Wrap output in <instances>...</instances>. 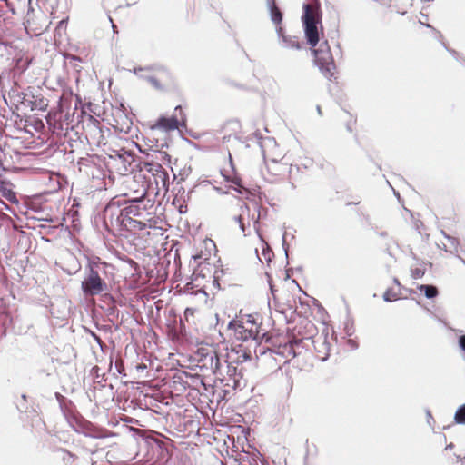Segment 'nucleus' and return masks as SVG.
<instances>
[{"label": "nucleus", "mask_w": 465, "mask_h": 465, "mask_svg": "<svg viewBox=\"0 0 465 465\" xmlns=\"http://www.w3.org/2000/svg\"><path fill=\"white\" fill-rule=\"evenodd\" d=\"M232 183H234L235 185L239 186V187H242V186L241 185V178H239V177H236V176H235V177H233V178L232 179Z\"/></svg>", "instance_id": "33"}, {"label": "nucleus", "mask_w": 465, "mask_h": 465, "mask_svg": "<svg viewBox=\"0 0 465 465\" xmlns=\"http://www.w3.org/2000/svg\"><path fill=\"white\" fill-rule=\"evenodd\" d=\"M149 81L154 87L162 89L167 85L173 84L174 78L169 71L161 69L155 75L151 76Z\"/></svg>", "instance_id": "15"}, {"label": "nucleus", "mask_w": 465, "mask_h": 465, "mask_svg": "<svg viewBox=\"0 0 465 465\" xmlns=\"http://www.w3.org/2000/svg\"><path fill=\"white\" fill-rule=\"evenodd\" d=\"M251 211L246 203L239 206L238 213L233 215V222L239 225L240 230L245 233L251 227L253 218H251Z\"/></svg>", "instance_id": "13"}, {"label": "nucleus", "mask_w": 465, "mask_h": 465, "mask_svg": "<svg viewBox=\"0 0 465 465\" xmlns=\"http://www.w3.org/2000/svg\"><path fill=\"white\" fill-rule=\"evenodd\" d=\"M227 374L233 380L234 386L239 383V378L242 377L240 373H237V367L232 365H227Z\"/></svg>", "instance_id": "23"}, {"label": "nucleus", "mask_w": 465, "mask_h": 465, "mask_svg": "<svg viewBox=\"0 0 465 465\" xmlns=\"http://www.w3.org/2000/svg\"><path fill=\"white\" fill-rule=\"evenodd\" d=\"M179 212H180L181 213H185L186 211H185V210H183V205H181V206H180V208H179Z\"/></svg>", "instance_id": "35"}, {"label": "nucleus", "mask_w": 465, "mask_h": 465, "mask_svg": "<svg viewBox=\"0 0 465 465\" xmlns=\"http://www.w3.org/2000/svg\"><path fill=\"white\" fill-rule=\"evenodd\" d=\"M214 282L217 283L220 289H224L226 286L238 285V274L234 269L228 265H221L214 271L213 274Z\"/></svg>", "instance_id": "10"}, {"label": "nucleus", "mask_w": 465, "mask_h": 465, "mask_svg": "<svg viewBox=\"0 0 465 465\" xmlns=\"http://www.w3.org/2000/svg\"><path fill=\"white\" fill-rule=\"evenodd\" d=\"M216 252V245L215 242L209 238H205L203 240L198 247L197 252L193 255L194 260L203 259L209 260L213 253Z\"/></svg>", "instance_id": "14"}, {"label": "nucleus", "mask_w": 465, "mask_h": 465, "mask_svg": "<svg viewBox=\"0 0 465 465\" xmlns=\"http://www.w3.org/2000/svg\"><path fill=\"white\" fill-rule=\"evenodd\" d=\"M13 187L14 186L12 183L5 179L3 175L0 173V193L5 199H7L10 202L14 201L16 197L13 190Z\"/></svg>", "instance_id": "17"}, {"label": "nucleus", "mask_w": 465, "mask_h": 465, "mask_svg": "<svg viewBox=\"0 0 465 465\" xmlns=\"http://www.w3.org/2000/svg\"><path fill=\"white\" fill-rule=\"evenodd\" d=\"M419 290L424 292L427 298H434L438 295V289L433 285H420Z\"/></svg>", "instance_id": "22"}, {"label": "nucleus", "mask_w": 465, "mask_h": 465, "mask_svg": "<svg viewBox=\"0 0 465 465\" xmlns=\"http://www.w3.org/2000/svg\"><path fill=\"white\" fill-rule=\"evenodd\" d=\"M308 324H310L311 327H313V323H312L311 322H309Z\"/></svg>", "instance_id": "37"}, {"label": "nucleus", "mask_w": 465, "mask_h": 465, "mask_svg": "<svg viewBox=\"0 0 465 465\" xmlns=\"http://www.w3.org/2000/svg\"><path fill=\"white\" fill-rule=\"evenodd\" d=\"M286 171V163L272 159L265 161V169L262 173L267 181L275 183L284 175Z\"/></svg>", "instance_id": "12"}, {"label": "nucleus", "mask_w": 465, "mask_h": 465, "mask_svg": "<svg viewBox=\"0 0 465 465\" xmlns=\"http://www.w3.org/2000/svg\"><path fill=\"white\" fill-rule=\"evenodd\" d=\"M186 115L181 105L174 109V114L170 117L161 116L151 126L153 130H160L163 132H172L179 128V126H185Z\"/></svg>", "instance_id": "6"}, {"label": "nucleus", "mask_w": 465, "mask_h": 465, "mask_svg": "<svg viewBox=\"0 0 465 465\" xmlns=\"http://www.w3.org/2000/svg\"><path fill=\"white\" fill-rule=\"evenodd\" d=\"M146 194L147 185L142 183L134 192L133 203L127 206L120 208L115 203H109L103 213L105 227L112 231L124 230L138 234L145 213V207L141 206V202Z\"/></svg>", "instance_id": "1"}, {"label": "nucleus", "mask_w": 465, "mask_h": 465, "mask_svg": "<svg viewBox=\"0 0 465 465\" xmlns=\"http://www.w3.org/2000/svg\"><path fill=\"white\" fill-rule=\"evenodd\" d=\"M283 41L287 44L289 47L300 49L301 44L296 38L282 36Z\"/></svg>", "instance_id": "27"}, {"label": "nucleus", "mask_w": 465, "mask_h": 465, "mask_svg": "<svg viewBox=\"0 0 465 465\" xmlns=\"http://www.w3.org/2000/svg\"><path fill=\"white\" fill-rule=\"evenodd\" d=\"M234 337L239 341L263 340L266 333L262 329V317L259 313L241 314L237 321L230 322Z\"/></svg>", "instance_id": "2"}, {"label": "nucleus", "mask_w": 465, "mask_h": 465, "mask_svg": "<svg viewBox=\"0 0 465 465\" xmlns=\"http://www.w3.org/2000/svg\"><path fill=\"white\" fill-rule=\"evenodd\" d=\"M302 19L307 43L312 47H315L320 40L318 25L322 24V13L318 1L313 4L303 5Z\"/></svg>", "instance_id": "3"}, {"label": "nucleus", "mask_w": 465, "mask_h": 465, "mask_svg": "<svg viewBox=\"0 0 465 465\" xmlns=\"http://www.w3.org/2000/svg\"><path fill=\"white\" fill-rule=\"evenodd\" d=\"M81 288L85 296H95L104 292L107 285L98 272L91 266L88 273L81 282Z\"/></svg>", "instance_id": "7"}, {"label": "nucleus", "mask_w": 465, "mask_h": 465, "mask_svg": "<svg viewBox=\"0 0 465 465\" xmlns=\"http://www.w3.org/2000/svg\"><path fill=\"white\" fill-rule=\"evenodd\" d=\"M66 58L69 60V63L73 66H77L76 63L77 62H82V59L80 57H78L76 55H73V54H67Z\"/></svg>", "instance_id": "29"}, {"label": "nucleus", "mask_w": 465, "mask_h": 465, "mask_svg": "<svg viewBox=\"0 0 465 465\" xmlns=\"http://www.w3.org/2000/svg\"><path fill=\"white\" fill-rule=\"evenodd\" d=\"M267 5L270 9V15L272 21L277 25H280L282 21V14L279 7L276 5L275 0H266Z\"/></svg>", "instance_id": "19"}, {"label": "nucleus", "mask_w": 465, "mask_h": 465, "mask_svg": "<svg viewBox=\"0 0 465 465\" xmlns=\"http://www.w3.org/2000/svg\"><path fill=\"white\" fill-rule=\"evenodd\" d=\"M314 63L322 74L328 79H331L336 72V65L327 41L322 43L318 48L312 49Z\"/></svg>", "instance_id": "5"}, {"label": "nucleus", "mask_w": 465, "mask_h": 465, "mask_svg": "<svg viewBox=\"0 0 465 465\" xmlns=\"http://www.w3.org/2000/svg\"><path fill=\"white\" fill-rule=\"evenodd\" d=\"M224 130H232L234 134H239L242 133V124L238 119H232L227 121L223 125Z\"/></svg>", "instance_id": "20"}, {"label": "nucleus", "mask_w": 465, "mask_h": 465, "mask_svg": "<svg viewBox=\"0 0 465 465\" xmlns=\"http://www.w3.org/2000/svg\"><path fill=\"white\" fill-rule=\"evenodd\" d=\"M67 22H68V16L66 18H64L62 19L58 25H57V28L56 29H62V28H66V25H67Z\"/></svg>", "instance_id": "31"}, {"label": "nucleus", "mask_w": 465, "mask_h": 465, "mask_svg": "<svg viewBox=\"0 0 465 465\" xmlns=\"http://www.w3.org/2000/svg\"><path fill=\"white\" fill-rule=\"evenodd\" d=\"M298 341H288L283 345L279 346L278 353L285 358H295L297 353L295 351L294 346L298 345Z\"/></svg>", "instance_id": "18"}, {"label": "nucleus", "mask_w": 465, "mask_h": 465, "mask_svg": "<svg viewBox=\"0 0 465 465\" xmlns=\"http://www.w3.org/2000/svg\"><path fill=\"white\" fill-rule=\"evenodd\" d=\"M50 24L51 22L46 14L42 11H33L27 14L25 29L28 33L40 35L48 29Z\"/></svg>", "instance_id": "8"}, {"label": "nucleus", "mask_w": 465, "mask_h": 465, "mask_svg": "<svg viewBox=\"0 0 465 465\" xmlns=\"http://www.w3.org/2000/svg\"><path fill=\"white\" fill-rule=\"evenodd\" d=\"M454 420L456 423L465 424V404L457 410Z\"/></svg>", "instance_id": "24"}, {"label": "nucleus", "mask_w": 465, "mask_h": 465, "mask_svg": "<svg viewBox=\"0 0 465 465\" xmlns=\"http://www.w3.org/2000/svg\"><path fill=\"white\" fill-rule=\"evenodd\" d=\"M425 274V268L422 266H415L411 268V275L413 279L422 278Z\"/></svg>", "instance_id": "25"}, {"label": "nucleus", "mask_w": 465, "mask_h": 465, "mask_svg": "<svg viewBox=\"0 0 465 465\" xmlns=\"http://www.w3.org/2000/svg\"><path fill=\"white\" fill-rule=\"evenodd\" d=\"M143 220L141 232L138 234L143 237L147 236V238H151V236L163 235V222L160 217L153 215L149 218H145L143 216Z\"/></svg>", "instance_id": "11"}, {"label": "nucleus", "mask_w": 465, "mask_h": 465, "mask_svg": "<svg viewBox=\"0 0 465 465\" xmlns=\"http://www.w3.org/2000/svg\"><path fill=\"white\" fill-rule=\"evenodd\" d=\"M459 344L460 346V348L465 351V335H461L460 338H459Z\"/></svg>", "instance_id": "32"}, {"label": "nucleus", "mask_w": 465, "mask_h": 465, "mask_svg": "<svg viewBox=\"0 0 465 465\" xmlns=\"http://www.w3.org/2000/svg\"><path fill=\"white\" fill-rule=\"evenodd\" d=\"M141 172H145L153 178V182H150V184L147 183V191L151 189L156 195L166 194L169 190V174L160 163L145 162Z\"/></svg>", "instance_id": "4"}, {"label": "nucleus", "mask_w": 465, "mask_h": 465, "mask_svg": "<svg viewBox=\"0 0 465 465\" xmlns=\"http://www.w3.org/2000/svg\"><path fill=\"white\" fill-rule=\"evenodd\" d=\"M322 346L324 347V351L322 355H319V358H321L322 360H325L329 355V346L326 345L324 342L322 343Z\"/></svg>", "instance_id": "30"}, {"label": "nucleus", "mask_w": 465, "mask_h": 465, "mask_svg": "<svg viewBox=\"0 0 465 465\" xmlns=\"http://www.w3.org/2000/svg\"><path fill=\"white\" fill-rule=\"evenodd\" d=\"M400 293L394 292L391 289L386 290V292L383 294V299L387 302H392L399 299Z\"/></svg>", "instance_id": "26"}, {"label": "nucleus", "mask_w": 465, "mask_h": 465, "mask_svg": "<svg viewBox=\"0 0 465 465\" xmlns=\"http://www.w3.org/2000/svg\"><path fill=\"white\" fill-rule=\"evenodd\" d=\"M168 336L171 338V340L175 341L178 340L180 337V332L175 328V321H173V325H168Z\"/></svg>", "instance_id": "28"}, {"label": "nucleus", "mask_w": 465, "mask_h": 465, "mask_svg": "<svg viewBox=\"0 0 465 465\" xmlns=\"http://www.w3.org/2000/svg\"><path fill=\"white\" fill-rule=\"evenodd\" d=\"M198 312L199 310L196 308H186L184 311L183 319L180 320L181 328L184 327V321L190 322V321L192 320V322L194 323V317Z\"/></svg>", "instance_id": "21"}, {"label": "nucleus", "mask_w": 465, "mask_h": 465, "mask_svg": "<svg viewBox=\"0 0 465 465\" xmlns=\"http://www.w3.org/2000/svg\"><path fill=\"white\" fill-rule=\"evenodd\" d=\"M198 354L200 355L198 362L202 369L209 370L213 374H221V361L214 349L202 348L198 351Z\"/></svg>", "instance_id": "9"}, {"label": "nucleus", "mask_w": 465, "mask_h": 465, "mask_svg": "<svg viewBox=\"0 0 465 465\" xmlns=\"http://www.w3.org/2000/svg\"><path fill=\"white\" fill-rule=\"evenodd\" d=\"M127 188L129 189V193H124L125 196L130 197V203H133V196L134 192L135 189L139 188V185L142 184V183H144L147 185L146 182V174L142 173L140 172L139 173H135L132 178H129L126 180Z\"/></svg>", "instance_id": "16"}, {"label": "nucleus", "mask_w": 465, "mask_h": 465, "mask_svg": "<svg viewBox=\"0 0 465 465\" xmlns=\"http://www.w3.org/2000/svg\"><path fill=\"white\" fill-rule=\"evenodd\" d=\"M282 27L280 26V27L278 28V32H279V34H282Z\"/></svg>", "instance_id": "36"}, {"label": "nucleus", "mask_w": 465, "mask_h": 465, "mask_svg": "<svg viewBox=\"0 0 465 465\" xmlns=\"http://www.w3.org/2000/svg\"><path fill=\"white\" fill-rule=\"evenodd\" d=\"M136 368H137V370H138V371H143V370H145V369H146V365H145L144 363H140V364H138V365L136 366Z\"/></svg>", "instance_id": "34"}]
</instances>
